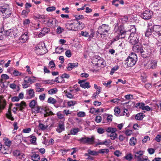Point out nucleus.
<instances>
[{"label": "nucleus", "instance_id": "nucleus-39", "mask_svg": "<svg viewBox=\"0 0 161 161\" xmlns=\"http://www.w3.org/2000/svg\"><path fill=\"white\" fill-rule=\"evenodd\" d=\"M124 158L128 161H130L132 159L133 157L132 154L130 153H129L126 154Z\"/></svg>", "mask_w": 161, "mask_h": 161}, {"label": "nucleus", "instance_id": "nucleus-45", "mask_svg": "<svg viewBox=\"0 0 161 161\" xmlns=\"http://www.w3.org/2000/svg\"><path fill=\"white\" fill-rule=\"evenodd\" d=\"M36 103V101L34 100H32L29 103V106L32 108H34Z\"/></svg>", "mask_w": 161, "mask_h": 161}, {"label": "nucleus", "instance_id": "nucleus-34", "mask_svg": "<svg viewBox=\"0 0 161 161\" xmlns=\"http://www.w3.org/2000/svg\"><path fill=\"white\" fill-rule=\"evenodd\" d=\"M55 19L54 18H50L48 19L47 23H45V24H47L48 26H51L53 25V22L54 20H55Z\"/></svg>", "mask_w": 161, "mask_h": 161}, {"label": "nucleus", "instance_id": "nucleus-22", "mask_svg": "<svg viewBox=\"0 0 161 161\" xmlns=\"http://www.w3.org/2000/svg\"><path fill=\"white\" fill-rule=\"evenodd\" d=\"M78 64L77 63H69L68 64V66L67 67V69L68 70H71L72 69L75 67H76L78 66Z\"/></svg>", "mask_w": 161, "mask_h": 161}, {"label": "nucleus", "instance_id": "nucleus-30", "mask_svg": "<svg viewBox=\"0 0 161 161\" xmlns=\"http://www.w3.org/2000/svg\"><path fill=\"white\" fill-rule=\"evenodd\" d=\"M34 108L35 110L34 112L36 113H41L42 112L43 110L45 111L44 109L38 106Z\"/></svg>", "mask_w": 161, "mask_h": 161}, {"label": "nucleus", "instance_id": "nucleus-38", "mask_svg": "<svg viewBox=\"0 0 161 161\" xmlns=\"http://www.w3.org/2000/svg\"><path fill=\"white\" fill-rule=\"evenodd\" d=\"M109 150L108 149H100L98 151V154L99 153L104 154H107L109 152Z\"/></svg>", "mask_w": 161, "mask_h": 161}, {"label": "nucleus", "instance_id": "nucleus-10", "mask_svg": "<svg viewBox=\"0 0 161 161\" xmlns=\"http://www.w3.org/2000/svg\"><path fill=\"white\" fill-rule=\"evenodd\" d=\"M152 15V12L149 10H147L141 14V17L145 20H148L151 19Z\"/></svg>", "mask_w": 161, "mask_h": 161}, {"label": "nucleus", "instance_id": "nucleus-49", "mask_svg": "<svg viewBox=\"0 0 161 161\" xmlns=\"http://www.w3.org/2000/svg\"><path fill=\"white\" fill-rule=\"evenodd\" d=\"M128 20V18L127 16H125L121 19V22L122 24H125L127 22Z\"/></svg>", "mask_w": 161, "mask_h": 161}, {"label": "nucleus", "instance_id": "nucleus-60", "mask_svg": "<svg viewBox=\"0 0 161 161\" xmlns=\"http://www.w3.org/2000/svg\"><path fill=\"white\" fill-rule=\"evenodd\" d=\"M77 115L79 117H84L86 115L85 113L84 112H80L77 113Z\"/></svg>", "mask_w": 161, "mask_h": 161}, {"label": "nucleus", "instance_id": "nucleus-44", "mask_svg": "<svg viewBox=\"0 0 161 161\" xmlns=\"http://www.w3.org/2000/svg\"><path fill=\"white\" fill-rule=\"evenodd\" d=\"M29 137L31 138L30 141L32 143L34 144L36 142V138L35 136L31 135Z\"/></svg>", "mask_w": 161, "mask_h": 161}, {"label": "nucleus", "instance_id": "nucleus-13", "mask_svg": "<svg viewBox=\"0 0 161 161\" xmlns=\"http://www.w3.org/2000/svg\"><path fill=\"white\" fill-rule=\"evenodd\" d=\"M76 23H71L70 24L67 23L65 24L66 28L69 31H77L78 27H75Z\"/></svg>", "mask_w": 161, "mask_h": 161}, {"label": "nucleus", "instance_id": "nucleus-57", "mask_svg": "<svg viewBox=\"0 0 161 161\" xmlns=\"http://www.w3.org/2000/svg\"><path fill=\"white\" fill-rule=\"evenodd\" d=\"M102 120V118L100 116H97L95 118V120L97 123H100Z\"/></svg>", "mask_w": 161, "mask_h": 161}, {"label": "nucleus", "instance_id": "nucleus-37", "mask_svg": "<svg viewBox=\"0 0 161 161\" xmlns=\"http://www.w3.org/2000/svg\"><path fill=\"white\" fill-rule=\"evenodd\" d=\"M58 91V90L56 88H54L49 90L48 91V93L50 94H53L56 93Z\"/></svg>", "mask_w": 161, "mask_h": 161}, {"label": "nucleus", "instance_id": "nucleus-51", "mask_svg": "<svg viewBox=\"0 0 161 161\" xmlns=\"http://www.w3.org/2000/svg\"><path fill=\"white\" fill-rule=\"evenodd\" d=\"M105 130L101 128H99L97 129V132L99 134H102L104 133Z\"/></svg>", "mask_w": 161, "mask_h": 161}, {"label": "nucleus", "instance_id": "nucleus-27", "mask_svg": "<svg viewBox=\"0 0 161 161\" xmlns=\"http://www.w3.org/2000/svg\"><path fill=\"white\" fill-rule=\"evenodd\" d=\"M153 29L147 28L145 32V36L148 37L151 35L152 33L153 34Z\"/></svg>", "mask_w": 161, "mask_h": 161}, {"label": "nucleus", "instance_id": "nucleus-20", "mask_svg": "<svg viewBox=\"0 0 161 161\" xmlns=\"http://www.w3.org/2000/svg\"><path fill=\"white\" fill-rule=\"evenodd\" d=\"M26 91L28 93V96L26 97V99H30L33 98L35 97V92L33 89H30L27 90Z\"/></svg>", "mask_w": 161, "mask_h": 161}, {"label": "nucleus", "instance_id": "nucleus-19", "mask_svg": "<svg viewBox=\"0 0 161 161\" xmlns=\"http://www.w3.org/2000/svg\"><path fill=\"white\" fill-rule=\"evenodd\" d=\"M96 65L97 66H101V67L105 66V63L104 59L102 58L99 57L98 58L97 63L96 64Z\"/></svg>", "mask_w": 161, "mask_h": 161}, {"label": "nucleus", "instance_id": "nucleus-53", "mask_svg": "<svg viewBox=\"0 0 161 161\" xmlns=\"http://www.w3.org/2000/svg\"><path fill=\"white\" fill-rule=\"evenodd\" d=\"M35 17L36 18L38 19H46L45 16L44 15H40V14H37L36 16Z\"/></svg>", "mask_w": 161, "mask_h": 161}, {"label": "nucleus", "instance_id": "nucleus-26", "mask_svg": "<svg viewBox=\"0 0 161 161\" xmlns=\"http://www.w3.org/2000/svg\"><path fill=\"white\" fill-rule=\"evenodd\" d=\"M144 116V114L142 113L137 114L135 116V119L138 120H142Z\"/></svg>", "mask_w": 161, "mask_h": 161}, {"label": "nucleus", "instance_id": "nucleus-11", "mask_svg": "<svg viewBox=\"0 0 161 161\" xmlns=\"http://www.w3.org/2000/svg\"><path fill=\"white\" fill-rule=\"evenodd\" d=\"M78 141L84 144H92L94 142V138L92 137L91 138L85 137L80 138Z\"/></svg>", "mask_w": 161, "mask_h": 161}, {"label": "nucleus", "instance_id": "nucleus-25", "mask_svg": "<svg viewBox=\"0 0 161 161\" xmlns=\"http://www.w3.org/2000/svg\"><path fill=\"white\" fill-rule=\"evenodd\" d=\"M31 159L33 161H39L40 157L38 154L34 153L31 156Z\"/></svg>", "mask_w": 161, "mask_h": 161}, {"label": "nucleus", "instance_id": "nucleus-4", "mask_svg": "<svg viewBox=\"0 0 161 161\" xmlns=\"http://www.w3.org/2000/svg\"><path fill=\"white\" fill-rule=\"evenodd\" d=\"M98 30L100 32V35L101 37L103 36L106 37L107 36V33L109 31L110 27L108 25L103 24L98 28Z\"/></svg>", "mask_w": 161, "mask_h": 161}, {"label": "nucleus", "instance_id": "nucleus-24", "mask_svg": "<svg viewBox=\"0 0 161 161\" xmlns=\"http://www.w3.org/2000/svg\"><path fill=\"white\" fill-rule=\"evenodd\" d=\"M141 107V109L143 110H146L147 111H152V108H150L147 105L145 106V104L144 103L142 104Z\"/></svg>", "mask_w": 161, "mask_h": 161}, {"label": "nucleus", "instance_id": "nucleus-14", "mask_svg": "<svg viewBox=\"0 0 161 161\" xmlns=\"http://www.w3.org/2000/svg\"><path fill=\"white\" fill-rule=\"evenodd\" d=\"M86 80H79L78 83L80 84V86L81 87L85 89L89 88L91 87L90 83L88 82H85V81Z\"/></svg>", "mask_w": 161, "mask_h": 161}, {"label": "nucleus", "instance_id": "nucleus-6", "mask_svg": "<svg viewBox=\"0 0 161 161\" xmlns=\"http://www.w3.org/2000/svg\"><path fill=\"white\" fill-rule=\"evenodd\" d=\"M152 51L149 46L144 47L141 55L142 57L146 58L150 57L152 54Z\"/></svg>", "mask_w": 161, "mask_h": 161}, {"label": "nucleus", "instance_id": "nucleus-8", "mask_svg": "<svg viewBox=\"0 0 161 161\" xmlns=\"http://www.w3.org/2000/svg\"><path fill=\"white\" fill-rule=\"evenodd\" d=\"M12 30L11 29L6 30L4 29V26L3 24L0 25V40L2 39L1 36L3 35L6 36H9L10 33H11Z\"/></svg>", "mask_w": 161, "mask_h": 161}, {"label": "nucleus", "instance_id": "nucleus-12", "mask_svg": "<svg viewBox=\"0 0 161 161\" xmlns=\"http://www.w3.org/2000/svg\"><path fill=\"white\" fill-rule=\"evenodd\" d=\"M157 62L155 60H152L149 61L146 65L147 68L149 69H153L156 68Z\"/></svg>", "mask_w": 161, "mask_h": 161}, {"label": "nucleus", "instance_id": "nucleus-48", "mask_svg": "<svg viewBox=\"0 0 161 161\" xmlns=\"http://www.w3.org/2000/svg\"><path fill=\"white\" fill-rule=\"evenodd\" d=\"M39 126L41 130H46L48 127L47 125H44L42 123H40L39 125Z\"/></svg>", "mask_w": 161, "mask_h": 161}, {"label": "nucleus", "instance_id": "nucleus-29", "mask_svg": "<svg viewBox=\"0 0 161 161\" xmlns=\"http://www.w3.org/2000/svg\"><path fill=\"white\" fill-rule=\"evenodd\" d=\"M87 152L89 154L93 156H97L98 154V152L95 151H92L91 149H89L87 150Z\"/></svg>", "mask_w": 161, "mask_h": 161}, {"label": "nucleus", "instance_id": "nucleus-28", "mask_svg": "<svg viewBox=\"0 0 161 161\" xmlns=\"http://www.w3.org/2000/svg\"><path fill=\"white\" fill-rule=\"evenodd\" d=\"M24 82L25 83H30L32 84V83L34 82V81H33L30 77H25L24 80Z\"/></svg>", "mask_w": 161, "mask_h": 161}, {"label": "nucleus", "instance_id": "nucleus-43", "mask_svg": "<svg viewBox=\"0 0 161 161\" xmlns=\"http://www.w3.org/2000/svg\"><path fill=\"white\" fill-rule=\"evenodd\" d=\"M114 114L116 116H118L120 113V110L119 107H115L114 109Z\"/></svg>", "mask_w": 161, "mask_h": 161}, {"label": "nucleus", "instance_id": "nucleus-52", "mask_svg": "<svg viewBox=\"0 0 161 161\" xmlns=\"http://www.w3.org/2000/svg\"><path fill=\"white\" fill-rule=\"evenodd\" d=\"M56 8L54 6L46 8V10L48 12H52L56 10Z\"/></svg>", "mask_w": 161, "mask_h": 161}, {"label": "nucleus", "instance_id": "nucleus-50", "mask_svg": "<svg viewBox=\"0 0 161 161\" xmlns=\"http://www.w3.org/2000/svg\"><path fill=\"white\" fill-rule=\"evenodd\" d=\"M79 131L78 128H74L71 130L70 133L72 135H75Z\"/></svg>", "mask_w": 161, "mask_h": 161}, {"label": "nucleus", "instance_id": "nucleus-18", "mask_svg": "<svg viewBox=\"0 0 161 161\" xmlns=\"http://www.w3.org/2000/svg\"><path fill=\"white\" fill-rule=\"evenodd\" d=\"M135 153V158L137 160L142 159V156L143 154V152L142 151L140 150L135 151L134 152Z\"/></svg>", "mask_w": 161, "mask_h": 161}, {"label": "nucleus", "instance_id": "nucleus-16", "mask_svg": "<svg viewBox=\"0 0 161 161\" xmlns=\"http://www.w3.org/2000/svg\"><path fill=\"white\" fill-rule=\"evenodd\" d=\"M65 129V126L64 123L62 122H61L59 123L58 126L56 128V131L58 133H60L63 131H64Z\"/></svg>", "mask_w": 161, "mask_h": 161}, {"label": "nucleus", "instance_id": "nucleus-42", "mask_svg": "<svg viewBox=\"0 0 161 161\" xmlns=\"http://www.w3.org/2000/svg\"><path fill=\"white\" fill-rule=\"evenodd\" d=\"M112 115H108L106 118L107 122H103V123H110L112 120Z\"/></svg>", "mask_w": 161, "mask_h": 161}, {"label": "nucleus", "instance_id": "nucleus-36", "mask_svg": "<svg viewBox=\"0 0 161 161\" xmlns=\"http://www.w3.org/2000/svg\"><path fill=\"white\" fill-rule=\"evenodd\" d=\"M47 102L50 103L54 104L57 103V101L55 99L52 97H50L48 98Z\"/></svg>", "mask_w": 161, "mask_h": 161}, {"label": "nucleus", "instance_id": "nucleus-56", "mask_svg": "<svg viewBox=\"0 0 161 161\" xmlns=\"http://www.w3.org/2000/svg\"><path fill=\"white\" fill-rule=\"evenodd\" d=\"M90 31L91 32V34L90 35H89V38L88 39L90 40L91 38L93 37L95 35V31L94 30L92 29H91L90 30Z\"/></svg>", "mask_w": 161, "mask_h": 161}, {"label": "nucleus", "instance_id": "nucleus-31", "mask_svg": "<svg viewBox=\"0 0 161 161\" xmlns=\"http://www.w3.org/2000/svg\"><path fill=\"white\" fill-rule=\"evenodd\" d=\"M6 115L7 117L11 120L13 121L14 120V118H13V117H12L11 114L10 107H9V108L8 111V113L6 114Z\"/></svg>", "mask_w": 161, "mask_h": 161}, {"label": "nucleus", "instance_id": "nucleus-58", "mask_svg": "<svg viewBox=\"0 0 161 161\" xmlns=\"http://www.w3.org/2000/svg\"><path fill=\"white\" fill-rule=\"evenodd\" d=\"M67 103L68 106L71 107L74 105L76 103V102L75 101H70L68 102Z\"/></svg>", "mask_w": 161, "mask_h": 161}, {"label": "nucleus", "instance_id": "nucleus-5", "mask_svg": "<svg viewBox=\"0 0 161 161\" xmlns=\"http://www.w3.org/2000/svg\"><path fill=\"white\" fill-rule=\"evenodd\" d=\"M0 11L3 14V18H7L9 17L12 13L11 11L8 7V5H7L6 7L5 6L0 7Z\"/></svg>", "mask_w": 161, "mask_h": 161}, {"label": "nucleus", "instance_id": "nucleus-54", "mask_svg": "<svg viewBox=\"0 0 161 161\" xmlns=\"http://www.w3.org/2000/svg\"><path fill=\"white\" fill-rule=\"evenodd\" d=\"M49 31V29L47 27L43 28L41 31L44 33L45 35Z\"/></svg>", "mask_w": 161, "mask_h": 161}, {"label": "nucleus", "instance_id": "nucleus-35", "mask_svg": "<svg viewBox=\"0 0 161 161\" xmlns=\"http://www.w3.org/2000/svg\"><path fill=\"white\" fill-rule=\"evenodd\" d=\"M10 87L17 91H19V88L18 86H16L14 83H12L10 85Z\"/></svg>", "mask_w": 161, "mask_h": 161}, {"label": "nucleus", "instance_id": "nucleus-62", "mask_svg": "<svg viewBox=\"0 0 161 161\" xmlns=\"http://www.w3.org/2000/svg\"><path fill=\"white\" fill-rule=\"evenodd\" d=\"M65 54L67 57L68 58L70 57L71 56V53L70 50H67L65 52Z\"/></svg>", "mask_w": 161, "mask_h": 161}, {"label": "nucleus", "instance_id": "nucleus-17", "mask_svg": "<svg viewBox=\"0 0 161 161\" xmlns=\"http://www.w3.org/2000/svg\"><path fill=\"white\" fill-rule=\"evenodd\" d=\"M29 39V36L27 32H25L19 38V40L22 43H24L27 41Z\"/></svg>", "mask_w": 161, "mask_h": 161}, {"label": "nucleus", "instance_id": "nucleus-33", "mask_svg": "<svg viewBox=\"0 0 161 161\" xmlns=\"http://www.w3.org/2000/svg\"><path fill=\"white\" fill-rule=\"evenodd\" d=\"M9 78V77L8 75L6 74H3L1 75V82H2L4 80H8Z\"/></svg>", "mask_w": 161, "mask_h": 161}, {"label": "nucleus", "instance_id": "nucleus-32", "mask_svg": "<svg viewBox=\"0 0 161 161\" xmlns=\"http://www.w3.org/2000/svg\"><path fill=\"white\" fill-rule=\"evenodd\" d=\"M3 140L4 141L5 145L8 147H9L11 144V141L7 138H4L3 139Z\"/></svg>", "mask_w": 161, "mask_h": 161}, {"label": "nucleus", "instance_id": "nucleus-3", "mask_svg": "<svg viewBox=\"0 0 161 161\" xmlns=\"http://www.w3.org/2000/svg\"><path fill=\"white\" fill-rule=\"evenodd\" d=\"M137 60V56L134 53H131L125 60L127 66L129 67L133 66L136 63Z\"/></svg>", "mask_w": 161, "mask_h": 161}, {"label": "nucleus", "instance_id": "nucleus-1", "mask_svg": "<svg viewBox=\"0 0 161 161\" xmlns=\"http://www.w3.org/2000/svg\"><path fill=\"white\" fill-rule=\"evenodd\" d=\"M114 30L115 32L114 34L115 35L111 43L118 41L120 39L124 38L125 37V35L126 31L125 30L123 25H121L119 26H115Z\"/></svg>", "mask_w": 161, "mask_h": 161}, {"label": "nucleus", "instance_id": "nucleus-63", "mask_svg": "<svg viewBox=\"0 0 161 161\" xmlns=\"http://www.w3.org/2000/svg\"><path fill=\"white\" fill-rule=\"evenodd\" d=\"M64 31V29L60 26H58L57 29L56 31L58 34H61Z\"/></svg>", "mask_w": 161, "mask_h": 161}, {"label": "nucleus", "instance_id": "nucleus-2", "mask_svg": "<svg viewBox=\"0 0 161 161\" xmlns=\"http://www.w3.org/2000/svg\"><path fill=\"white\" fill-rule=\"evenodd\" d=\"M133 27L132 29V32L130 34L128 39L130 44L135 45L139 42L140 37L137 34L133 32H136V28L135 26H133Z\"/></svg>", "mask_w": 161, "mask_h": 161}, {"label": "nucleus", "instance_id": "nucleus-23", "mask_svg": "<svg viewBox=\"0 0 161 161\" xmlns=\"http://www.w3.org/2000/svg\"><path fill=\"white\" fill-rule=\"evenodd\" d=\"M105 130L107 132L111 134L117 131V129L115 128L108 127L105 129Z\"/></svg>", "mask_w": 161, "mask_h": 161}, {"label": "nucleus", "instance_id": "nucleus-61", "mask_svg": "<svg viewBox=\"0 0 161 161\" xmlns=\"http://www.w3.org/2000/svg\"><path fill=\"white\" fill-rule=\"evenodd\" d=\"M80 34L81 36L86 37H88L89 36V33L86 31L84 32L82 31H81Z\"/></svg>", "mask_w": 161, "mask_h": 161}, {"label": "nucleus", "instance_id": "nucleus-64", "mask_svg": "<svg viewBox=\"0 0 161 161\" xmlns=\"http://www.w3.org/2000/svg\"><path fill=\"white\" fill-rule=\"evenodd\" d=\"M45 98V94L44 93L40 95L39 96V99L42 101H43L44 100Z\"/></svg>", "mask_w": 161, "mask_h": 161}, {"label": "nucleus", "instance_id": "nucleus-41", "mask_svg": "<svg viewBox=\"0 0 161 161\" xmlns=\"http://www.w3.org/2000/svg\"><path fill=\"white\" fill-rule=\"evenodd\" d=\"M64 48L60 47H57L56 48L55 53L60 54L64 51Z\"/></svg>", "mask_w": 161, "mask_h": 161}, {"label": "nucleus", "instance_id": "nucleus-7", "mask_svg": "<svg viewBox=\"0 0 161 161\" xmlns=\"http://www.w3.org/2000/svg\"><path fill=\"white\" fill-rule=\"evenodd\" d=\"M153 34L158 36L160 42H161V26L155 25L153 28Z\"/></svg>", "mask_w": 161, "mask_h": 161}, {"label": "nucleus", "instance_id": "nucleus-9", "mask_svg": "<svg viewBox=\"0 0 161 161\" xmlns=\"http://www.w3.org/2000/svg\"><path fill=\"white\" fill-rule=\"evenodd\" d=\"M36 52L38 55H42L46 53L45 50V47L44 44H39L36 46Z\"/></svg>", "mask_w": 161, "mask_h": 161}, {"label": "nucleus", "instance_id": "nucleus-46", "mask_svg": "<svg viewBox=\"0 0 161 161\" xmlns=\"http://www.w3.org/2000/svg\"><path fill=\"white\" fill-rule=\"evenodd\" d=\"M109 136L111 137V139L112 140H114L117 137V134L115 132L114 133H111L109 135Z\"/></svg>", "mask_w": 161, "mask_h": 161}, {"label": "nucleus", "instance_id": "nucleus-55", "mask_svg": "<svg viewBox=\"0 0 161 161\" xmlns=\"http://www.w3.org/2000/svg\"><path fill=\"white\" fill-rule=\"evenodd\" d=\"M41 83L42 84H49L50 85H52L53 84V83L51 82V81L50 80H42Z\"/></svg>", "mask_w": 161, "mask_h": 161}, {"label": "nucleus", "instance_id": "nucleus-47", "mask_svg": "<svg viewBox=\"0 0 161 161\" xmlns=\"http://www.w3.org/2000/svg\"><path fill=\"white\" fill-rule=\"evenodd\" d=\"M136 139L134 137H132L130 139L129 143L131 145L134 146L136 144Z\"/></svg>", "mask_w": 161, "mask_h": 161}, {"label": "nucleus", "instance_id": "nucleus-40", "mask_svg": "<svg viewBox=\"0 0 161 161\" xmlns=\"http://www.w3.org/2000/svg\"><path fill=\"white\" fill-rule=\"evenodd\" d=\"M49 65L48 68H50L52 69H53V68H54V69H55V65L53 60H51L49 62Z\"/></svg>", "mask_w": 161, "mask_h": 161}, {"label": "nucleus", "instance_id": "nucleus-59", "mask_svg": "<svg viewBox=\"0 0 161 161\" xmlns=\"http://www.w3.org/2000/svg\"><path fill=\"white\" fill-rule=\"evenodd\" d=\"M155 3V5L157 7H161V0H157L154 2Z\"/></svg>", "mask_w": 161, "mask_h": 161}, {"label": "nucleus", "instance_id": "nucleus-15", "mask_svg": "<svg viewBox=\"0 0 161 161\" xmlns=\"http://www.w3.org/2000/svg\"><path fill=\"white\" fill-rule=\"evenodd\" d=\"M143 47L140 44H135L132 47V49L134 52L140 53L141 54Z\"/></svg>", "mask_w": 161, "mask_h": 161}, {"label": "nucleus", "instance_id": "nucleus-21", "mask_svg": "<svg viewBox=\"0 0 161 161\" xmlns=\"http://www.w3.org/2000/svg\"><path fill=\"white\" fill-rule=\"evenodd\" d=\"M4 97L2 96H0V108L3 109L6 104V101L3 98Z\"/></svg>", "mask_w": 161, "mask_h": 161}]
</instances>
